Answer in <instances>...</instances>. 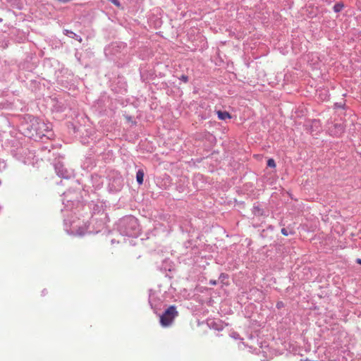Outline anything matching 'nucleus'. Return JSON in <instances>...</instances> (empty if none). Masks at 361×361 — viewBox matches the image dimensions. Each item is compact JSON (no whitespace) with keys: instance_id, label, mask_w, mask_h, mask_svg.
Masks as SVG:
<instances>
[{"instance_id":"nucleus-1","label":"nucleus","mask_w":361,"mask_h":361,"mask_svg":"<svg viewBox=\"0 0 361 361\" xmlns=\"http://www.w3.org/2000/svg\"><path fill=\"white\" fill-rule=\"evenodd\" d=\"M178 315V312L176 307L174 305H171L160 316L161 325L164 327L170 326Z\"/></svg>"},{"instance_id":"nucleus-2","label":"nucleus","mask_w":361,"mask_h":361,"mask_svg":"<svg viewBox=\"0 0 361 361\" xmlns=\"http://www.w3.org/2000/svg\"><path fill=\"white\" fill-rule=\"evenodd\" d=\"M218 118L220 120H226V118H230L231 116L227 111H217Z\"/></svg>"},{"instance_id":"nucleus-3","label":"nucleus","mask_w":361,"mask_h":361,"mask_svg":"<svg viewBox=\"0 0 361 361\" xmlns=\"http://www.w3.org/2000/svg\"><path fill=\"white\" fill-rule=\"evenodd\" d=\"M136 179L139 185L143 183L144 180V171L142 170H138L136 173Z\"/></svg>"},{"instance_id":"nucleus-4","label":"nucleus","mask_w":361,"mask_h":361,"mask_svg":"<svg viewBox=\"0 0 361 361\" xmlns=\"http://www.w3.org/2000/svg\"><path fill=\"white\" fill-rule=\"evenodd\" d=\"M343 8V4L341 3L336 4L334 6V11L336 13L340 12Z\"/></svg>"},{"instance_id":"nucleus-5","label":"nucleus","mask_w":361,"mask_h":361,"mask_svg":"<svg viewBox=\"0 0 361 361\" xmlns=\"http://www.w3.org/2000/svg\"><path fill=\"white\" fill-rule=\"evenodd\" d=\"M123 221L130 224L132 225H135L137 224V220L133 217H128Z\"/></svg>"},{"instance_id":"nucleus-6","label":"nucleus","mask_w":361,"mask_h":361,"mask_svg":"<svg viewBox=\"0 0 361 361\" xmlns=\"http://www.w3.org/2000/svg\"><path fill=\"white\" fill-rule=\"evenodd\" d=\"M267 166H269V167H271V168H275L276 167V164H275L274 160L273 159H269L267 161Z\"/></svg>"},{"instance_id":"nucleus-7","label":"nucleus","mask_w":361,"mask_h":361,"mask_svg":"<svg viewBox=\"0 0 361 361\" xmlns=\"http://www.w3.org/2000/svg\"><path fill=\"white\" fill-rule=\"evenodd\" d=\"M112 4H114L116 7L120 8L121 4L118 0H109Z\"/></svg>"},{"instance_id":"nucleus-8","label":"nucleus","mask_w":361,"mask_h":361,"mask_svg":"<svg viewBox=\"0 0 361 361\" xmlns=\"http://www.w3.org/2000/svg\"><path fill=\"white\" fill-rule=\"evenodd\" d=\"M284 307V304L282 301H279L276 303V307L278 309H281Z\"/></svg>"},{"instance_id":"nucleus-9","label":"nucleus","mask_w":361,"mask_h":361,"mask_svg":"<svg viewBox=\"0 0 361 361\" xmlns=\"http://www.w3.org/2000/svg\"><path fill=\"white\" fill-rule=\"evenodd\" d=\"M281 233L284 235H288V232H287V230L286 228H282L281 229Z\"/></svg>"},{"instance_id":"nucleus-10","label":"nucleus","mask_w":361,"mask_h":361,"mask_svg":"<svg viewBox=\"0 0 361 361\" xmlns=\"http://www.w3.org/2000/svg\"><path fill=\"white\" fill-rule=\"evenodd\" d=\"M181 79L185 82H188V77L186 75H182Z\"/></svg>"},{"instance_id":"nucleus-11","label":"nucleus","mask_w":361,"mask_h":361,"mask_svg":"<svg viewBox=\"0 0 361 361\" xmlns=\"http://www.w3.org/2000/svg\"><path fill=\"white\" fill-rule=\"evenodd\" d=\"M37 126H39V128H41L42 127H45V124L44 123H37Z\"/></svg>"},{"instance_id":"nucleus-12","label":"nucleus","mask_w":361,"mask_h":361,"mask_svg":"<svg viewBox=\"0 0 361 361\" xmlns=\"http://www.w3.org/2000/svg\"><path fill=\"white\" fill-rule=\"evenodd\" d=\"M209 283H210L211 285L214 286V285H216V280H211V281H209Z\"/></svg>"},{"instance_id":"nucleus-13","label":"nucleus","mask_w":361,"mask_h":361,"mask_svg":"<svg viewBox=\"0 0 361 361\" xmlns=\"http://www.w3.org/2000/svg\"><path fill=\"white\" fill-rule=\"evenodd\" d=\"M356 262L357 264H361V259H357Z\"/></svg>"},{"instance_id":"nucleus-14","label":"nucleus","mask_w":361,"mask_h":361,"mask_svg":"<svg viewBox=\"0 0 361 361\" xmlns=\"http://www.w3.org/2000/svg\"><path fill=\"white\" fill-rule=\"evenodd\" d=\"M226 276L224 274H221L220 276V279H225Z\"/></svg>"},{"instance_id":"nucleus-15","label":"nucleus","mask_w":361,"mask_h":361,"mask_svg":"<svg viewBox=\"0 0 361 361\" xmlns=\"http://www.w3.org/2000/svg\"><path fill=\"white\" fill-rule=\"evenodd\" d=\"M37 134L39 135V136L44 135V134H43L42 132H39V133H37Z\"/></svg>"}]
</instances>
